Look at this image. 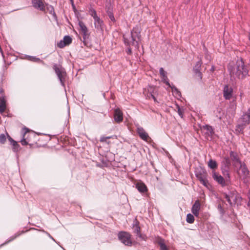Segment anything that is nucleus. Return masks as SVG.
Listing matches in <instances>:
<instances>
[{"mask_svg": "<svg viewBox=\"0 0 250 250\" xmlns=\"http://www.w3.org/2000/svg\"><path fill=\"white\" fill-rule=\"evenodd\" d=\"M111 136H108V137H105V136H102L100 138V141L101 142H105L107 139L111 138Z\"/></svg>", "mask_w": 250, "mask_h": 250, "instance_id": "37", "label": "nucleus"}, {"mask_svg": "<svg viewBox=\"0 0 250 250\" xmlns=\"http://www.w3.org/2000/svg\"><path fill=\"white\" fill-rule=\"evenodd\" d=\"M32 3L33 6L36 9L41 11L45 10V6L42 0H32Z\"/></svg>", "mask_w": 250, "mask_h": 250, "instance_id": "16", "label": "nucleus"}, {"mask_svg": "<svg viewBox=\"0 0 250 250\" xmlns=\"http://www.w3.org/2000/svg\"><path fill=\"white\" fill-rule=\"evenodd\" d=\"M218 208H220V209L223 212V209L222 208V207H221V205H219L218 206Z\"/></svg>", "mask_w": 250, "mask_h": 250, "instance_id": "42", "label": "nucleus"}, {"mask_svg": "<svg viewBox=\"0 0 250 250\" xmlns=\"http://www.w3.org/2000/svg\"><path fill=\"white\" fill-rule=\"evenodd\" d=\"M136 188L141 193H145L147 191V188L146 185L142 183L139 182L135 185Z\"/></svg>", "mask_w": 250, "mask_h": 250, "instance_id": "20", "label": "nucleus"}, {"mask_svg": "<svg viewBox=\"0 0 250 250\" xmlns=\"http://www.w3.org/2000/svg\"><path fill=\"white\" fill-rule=\"evenodd\" d=\"M174 92H176L177 94H179V92L176 88H174V90L173 89V93Z\"/></svg>", "mask_w": 250, "mask_h": 250, "instance_id": "41", "label": "nucleus"}, {"mask_svg": "<svg viewBox=\"0 0 250 250\" xmlns=\"http://www.w3.org/2000/svg\"><path fill=\"white\" fill-rule=\"evenodd\" d=\"M208 166L211 169H215L217 167V162L212 159H210L208 162Z\"/></svg>", "mask_w": 250, "mask_h": 250, "instance_id": "27", "label": "nucleus"}, {"mask_svg": "<svg viewBox=\"0 0 250 250\" xmlns=\"http://www.w3.org/2000/svg\"><path fill=\"white\" fill-rule=\"evenodd\" d=\"M134 231L138 236H139L140 237H141V234L140 232V228L138 225L135 226Z\"/></svg>", "mask_w": 250, "mask_h": 250, "instance_id": "33", "label": "nucleus"}, {"mask_svg": "<svg viewBox=\"0 0 250 250\" xmlns=\"http://www.w3.org/2000/svg\"><path fill=\"white\" fill-rule=\"evenodd\" d=\"M6 108V100L4 96L1 95L0 97V113L4 112Z\"/></svg>", "mask_w": 250, "mask_h": 250, "instance_id": "22", "label": "nucleus"}, {"mask_svg": "<svg viewBox=\"0 0 250 250\" xmlns=\"http://www.w3.org/2000/svg\"><path fill=\"white\" fill-rule=\"evenodd\" d=\"M175 110H177V112L179 116L182 118L183 115V110L181 109L179 106L178 104H176V109Z\"/></svg>", "mask_w": 250, "mask_h": 250, "instance_id": "32", "label": "nucleus"}, {"mask_svg": "<svg viewBox=\"0 0 250 250\" xmlns=\"http://www.w3.org/2000/svg\"><path fill=\"white\" fill-rule=\"evenodd\" d=\"M6 140V136L4 134H1L0 135V143L1 144H4Z\"/></svg>", "mask_w": 250, "mask_h": 250, "instance_id": "34", "label": "nucleus"}, {"mask_svg": "<svg viewBox=\"0 0 250 250\" xmlns=\"http://www.w3.org/2000/svg\"><path fill=\"white\" fill-rule=\"evenodd\" d=\"M201 208V203L199 200H196L192 206L191 211L193 214L196 217L199 214V210Z\"/></svg>", "mask_w": 250, "mask_h": 250, "instance_id": "19", "label": "nucleus"}, {"mask_svg": "<svg viewBox=\"0 0 250 250\" xmlns=\"http://www.w3.org/2000/svg\"><path fill=\"white\" fill-rule=\"evenodd\" d=\"M150 95H151V97L154 99V100L155 101L156 98L154 97V96L151 93H150Z\"/></svg>", "mask_w": 250, "mask_h": 250, "instance_id": "40", "label": "nucleus"}, {"mask_svg": "<svg viewBox=\"0 0 250 250\" xmlns=\"http://www.w3.org/2000/svg\"><path fill=\"white\" fill-rule=\"evenodd\" d=\"M196 177L200 181V182L205 187H208V183L207 180V173L203 171L202 173H197L196 174Z\"/></svg>", "mask_w": 250, "mask_h": 250, "instance_id": "8", "label": "nucleus"}, {"mask_svg": "<svg viewBox=\"0 0 250 250\" xmlns=\"http://www.w3.org/2000/svg\"><path fill=\"white\" fill-rule=\"evenodd\" d=\"M137 132L142 140L147 141L149 139V136L143 127L140 126L138 127L137 128Z\"/></svg>", "mask_w": 250, "mask_h": 250, "instance_id": "18", "label": "nucleus"}, {"mask_svg": "<svg viewBox=\"0 0 250 250\" xmlns=\"http://www.w3.org/2000/svg\"><path fill=\"white\" fill-rule=\"evenodd\" d=\"M89 15L93 18L94 27L97 30H102L104 26L103 20L97 15L96 11L91 6L89 8Z\"/></svg>", "mask_w": 250, "mask_h": 250, "instance_id": "3", "label": "nucleus"}, {"mask_svg": "<svg viewBox=\"0 0 250 250\" xmlns=\"http://www.w3.org/2000/svg\"><path fill=\"white\" fill-rule=\"evenodd\" d=\"M49 237H50L52 240H53L54 241H55V240L53 239V238L51 236H50L49 234Z\"/></svg>", "mask_w": 250, "mask_h": 250, "instance_id": "49", "label": "nucleus"}, {"mask_svg": "<svg viewBox=\"0 0 250 250\" xmlns=\"http://www.w3.org/2000/svg\"><path fill=\"white\" fill-rule=\"evenodd\" d=\"M156 242L159 245L161 250H167V247L164 239L158 237L156 240Z\"/></svg>", "mask_w": 250, "mask_h": 250, "instance_id": "23", "label": "nucleus"}, {"mask_svg": "<svg viewBox=\"0 0 250 250\" xmlns=\"http://www.w3.org/2000/svg\"><path fill=\"white\" fill-rule=\"evenodd\" d=\"M119 239L125 245L130 246L132 244L129 233L122 231L118 234Z\"/></svg>", "mask_w": 250, "mask_h": 250, "instance_id": "7", "label": "nucleus"}, {"mask_svg": "<svg viewBox=\"0 0 250 250\" xmlns=\"http://www.w3.org/2000/svg\"><path fill=\"white\" fill-rule=\"evenodd\" d=\"M245 126V125L239 123V124L236 126V128L235 129L236 133L238 134L243 133V129Z\"/></svg>", "mask_w": 250, "mask_h": 250, "instance_id": "26", "label": "nucleus"}, {"mask_svg": "<svg viewBox=\"0 0 250 250\" xmlns=\"http://www.w3.org/2000/svg\"><path fill=\"white\" fill-rule=\"evenodd\" d=\"M47 10L49 11L50 14L55 16V13L54 11V9L52 6L47 5Z\"/></svg>", "mask_w": 250, "mask_h": 250, "instance_id": "35", "label": "nucleus"}, {"mask_svg": "<svg viewBox=\"0 0 250 250\" xmlns=\"http://www.w3.org/2000/svg\"><path fill=\"white\" fill-rule=\"evenodd\" d=\"M140 29L139 27H133L131 31V35L128 38L124 36V42L127 46H135L139 48V42L140 41L141 35Z\"/></svg>", "mask_w": 250, "mask_h": 250, "instance_id": "2", "label": "nucleus"}, {"mask_svg": "<svg viewBox=\"0 0 250 250\" xmlns=\"http://www.w3.org/2000/svg\"><path fill=\"white\" fill-rule=\"evenodd\" d=\"M12 146V149L14 152H18L20 149V146L18 144L17 142H14V143L11 144Z\"/></svg>", "mask_w": 250, "mask_h": 250, "instance_id": "30", "label": "nucleus"}, {"mask_svg": "<svg viewBox=\"0 0 250 250\" xmlns=\"http://www.w3.org/2000/svg\"><path fill=\"white\" fill-rule=\"evenodd\" d=\"M229 69L231 76L243 79L248 74V70L245 68L244 62L242 59L238 60L233 65H229Z\"/></svg>", "mask_w": 250, "mask_h": 250, "instance_id": "1", "label": "nucleus"}, {"mask_svg": "<svg viewBox=\"0 0 250 250\" xmlns=\"http://www.w3.org/2000/svg\"><path fill=\"white\" fill-rule=\"evenodd\" d=\"M72 2H73V0H70Z\"/></svg>", "mask_w": 250, "mask_h": 250, "instance_id": "50", "label": "nucleus"}, {"mask_svg": "<svg viewBox=\"0 0 250 250\" xmlns=\"http://www.w3.org/2000/svg\"><path fill=\"white\" fill-rule=\"evenodd\" d=\"M201 64V63L200 62H198V64H197V65H199L198 67H200Z\"/></svg>", "mask_w": 250, "mask_h": 250, "instance_id": "46", "label": "nucleus"}, {"mask_svg": "<svg viewBox=\"0 0 250 250\" xmlns=\"http://www.w3.org/2000/svg\"><path fill=\"white\" fill-rule=\"evenodd\" d=\"M248 206H249V207H250V200H249V202H248Z\"/></svg>", "mask_w": 250, "mask_h": 250, "instance_id": "48", "label": "nucleus"}, {"mask_svg": "<svg viewBox=\"0 0 250 250\" xmlns=\"http://www.w3.org/2000/svg\"><path fill=\"white\" fill-rule=\"evenodd\" d=\"M27 59L29 61L34 62H43L42 60H41L39 58H36L33 56H27Z\"/></svg>", "mask_w": 250, "mask_h": 250, "instance_id": "28", "label": "nucleus"}, {"mask_svg": "<svg viewBox=\"0 0 250 250\" xmlns=\"http://www.w3.org/2000/svg\"><path fill=\"white\" fill-rule=\"evenodd\" d=\"M72 42V38L69 36H65L62 40L60 41L57 44L58 46L62 48L64 46L69 45Z\"/></svg>", "mask_w": 250, "mask_h": 250, "instance_id": "12", "label": "nucleus"}, {"mask_svg": "<svg viewBox=\"0 0 250 250\" xmlns=\"http://www.w3.org/2000/svg\"><path fill=\"white\" fill-rule=\"evenodd\" d=\"M79 25L83 35V40H85L89 36L88 30L84 22L82 21L79 22Z\"/></svg>", "mask_w": 250, "mask_h": 250, "instance_id": "13", "label": "nucleus"}, {"mask_svg": "<svg viewBox=\"0 0 250 250\" xmlns=\"http://www.w3.org/2000/svg\"><path fill=\"white\" fill-rule=\"evenodd\" d=\"M107 13L108 14V16L109 19L111 20V21H115V19L114 18L113 13H112V12L111 11H110L109 8L107 10Z\"/></svg>", "mask_w": 250, "mask_h": 250, "instance_id": "31", "label": "nucleus"}, {"mask_svg": "<svg viewBox=\"0 0 250 250\" xmlns=\"http://www.w3.org/2000/svg\"><path fill=\"white\" fill-rule=\"evenodd\" d=\"M128 47L127 48L126 50V52L128 54H130L132 52L131 49L130 48V46H128Z\"/></svg>", "mask_w": 250, "mask_h": 250, "instance_id": "39", "label": "nucleus"}, {"mask_svg": "<svg viewBox=\"0 0 250 250\" xmlns=\"http://www.w3.org/2000/svg\"><path fill=\"white\" fill-rule=\"evenodd\" d=\"M248 195L249 199V200H250V190L249 191Z\"/></svg>", "mask_w": 250, "mask_h": 250, "instance_id": "44", "label": "nucleus"}, {"mask_svg": "<svg viewBox=\"0 0 250 250\" xmlns=\"http://www.w3.org/2000/svg\"><path fill=\"white\" fill-rule=\"evenodd\" d=\"M187 221L188 223H193L194 221V217L191 214H188L187 216Z\"/></svg>", "mask_w": 250, "mask_h": 250, "instance_id": "29", "label": "nucleus"}, {"mask_svg": "<svg viewBox=\"0 0 250 250\" xmlns=\"http://www.w3.org/2000/svg\"><path fill=\"white\" fill-rule=\"evenodd\" d=\"M34 136V132L30 131L27 128H24L22 130V138L21 140V145L23 146L28 145L31 141V138Z\"/></svg>", "mask_w": 250, "mask_h": 250, "instance_id": "6", "label": "nucleus"}, {"mask_svg": "<svg viewBox=\"0 0 250 250\" xmlns=\"http://www.w3.org/2000/svg\"><path fill=\"white\" fill-rule=\"evenodd\" d=\"M53 69L58 76V78L61 83V85L65 86V81L66 77V73L63 68L62 66L56 64L53 65Z\"/></svg>", "mask_w": 250, "mask_h": 250, "instance_id": "4", "label": "nucleus"}, {"mask_svg": "<svg viewBox=\"0 0 250 250\" xmlns=\"http://www.w3.org/2000/svg\"><path fill=\"white\" fill-rule=\"evenodd\" d=\"M201 129L207 137H211L214 133L212 127L208 125H205L201 126Z\"/></svg>", "mask_w": 250, "mask_h": 250, "instance_id": "11", "label": "nucleus"}, {"mask_svg": "<svg viewBox=\"0 0 250 250\" xmlns=\"http://www.w3.org/2000/svg\"><path fill=\"white\" fill-rule=\"evenodd\" d=\"M233 90L231 87L226 85L223 90L224 97L226 100H229L232 96Z\"/></svg>", "mask_w": 250, "mask_h": 250, "instance_id": "17", "label": "nucleus"}, {"mask_svg": "<svg viewBox=\"0 0 250 250\" xmlns=\"http://www.w3.org/2000/svg\"><path fill=\"white\" fill-rule=\"evenodd\" d=\"M231 199L233 200L234 204H239L241 203L242 198L241 197L237 194H231Z\"/></svg>", "mask_w": 250, "mask_h": 250, "instance_id": "24", "label": "nucleus"}, {"mask_svg": "<svg viewBox=\"0 0 250 250\" xmlns=\"http://www.w3.org/2000/svg\"><path fill=\"white\" fill-rule=\"evenodd\" d=\"M212 177L222 187H224L227 185L226 182L224 178L214 171H212Z\"/></svg>", "mask_w": 250, "mask_h": 250, "instance_id": "10", "label": "nucleus"}, {"mask_svg": "<svg viewBox=\"0 0 250 250\" xmlns=\"http://www.w3.org/2000/svg\"><path fill=\"white\" fill-rule=\"evenodd\" d=\"M160 74L161 75L162 81L164 83L166 84V86H167V88H170L171 85L169 83L168 79L167 78V73L164 71L163 68H161L160 69Z\"/></svg>", "mask_w": 250, "mask_h": 250, "instance_id": "15", "label": "nucleus"}, {"mask_svg": "<svg viewBox=\"0 0 250 250\" xmlns=\"http://www.w3.org/2000/svg\"><path fill=\"white\" fill-rule=\"evenodd\" d=\"M3 90H2V89L0 88V93H3Z\"/></svg>", "mask_w": 250, "mask_h": 250, "instance_id": "47", "label": "nucleus"}, {"mask_svg": "<svg viewBox=\"0 0 250 250\" xmlns=\"http://www.w3.org/2000/svg\"><path fill=\"white\" fill-rule=\"evenodd\" d=\"M7 136L8 137V139L10 141L11 144H12L14 143V142H16L7 133Z\"/></svg>", "mask_w": 250, "mask_h": 250, "instance_id": "38", "label": "nucleus"}, {"mask_svg": "<svg viewBox=\"0 0 250 250\" xmlns=\"http://www.w3.org/2000/svg\"><path fill=\"white\" fill-rule=\"evenodd\" d=\"M214 70H215V67H214V66H213L211 67V71L213 72Z\"/></svg>", "mask_w": 250, "mask_h": 250, "instance_id": "43", "label": "nucleus"}, {"mask_svg": "<svg viewBox=\"0 0 250 250\" xmlns=\"http://www.w3.org/2000/svg\"><path fill=\"white\" fill-rule=\"evenodd\" d=\"M223 195L224 197L227 199L228 202L229 203V204L232 206L233 203L231 201V196H229V195H227L226 193H223Z\"/></svg>", "mask_w": 250, "mask_h": 250, "instance_id": "36", "label": "nucleus"}, {"mask_svg": "<svg viewBox=\"0 0 250 250\" xmlns=\"http://www.w3.org/2000/svg\"><path fill=\"white\" fill-rule=\"evenodd\" d=\"M114 121L117 123H120L123 120V114L119 108H116L114 110Z\"/></svg>", "mask_w": 250, "mask_h": 250, "instance_id": "14", "label": "nucleus"}, {"mask_svg": "<svg viewBox=\"0 0 250 250\" xmlns=\"http://www.w3.org/2000/svg\"><path fill=\"white\" fill-rule=\"evenodd\" d=\"M18 235H16L15 236V237H13L11 240H10L9 241H9H11L12 240L14 239H15L16 237H17Z\"/></svg>", "mask_w": 250, "mask_h": 250, "instance_id": "45", "label": "nucleus"}, {"mask_svg": "<svg viewBox=\"0 0 250 250\" xmlns=\"http://www.w3.org/2000/svg\"><path fill=\"white\" fill-rule=\"evenodd\" d=\"M239 123L244 125H247L250 123V109L246 112L239 120Z\"/></svg>", "mask_w": 250, "mask_h": 250, "instance_id": "9", "label": "nucleus"}, {"mask_svg": "<svg viewBox=\"0 0 250 250\" xmlns=\"http://www.w3.org/2000/svg\"><path fill=\"white\" fill-rule=\"evenodd\" d=\"M238 168L237 169V172L240 179L245 181L249 175V171L248 169L244 163H241L238 165Z\"/></svg>", "mask_w": 250, "mask_h": 250, "instance_id": "5", "label": "nucleus"}, {"mask_svg": "<svg viewBox=\"0 0 250 250\" xmlns=\"http://www.w3.org/2000/svg\"><path fill=\"white\" fill-rule=\"evenodd\" d=\"M231 160L234 161V165L236 167H238V165H240L241 162L240 161L238 155L236 153L231 151L230 153Z\"/></svg>", "mask_w": 250, "mask_h": 250, "instance_id": "21", "label": "nucleus"}, {"mask_svg": "<svg viewBox=\"0 0 250 250\" xmlns=\"http://www.w3.org/2000/svg\"><path fill=\"white\" fill-rule=\"evenodd\" d=\"M194 78L196 81H201L202 79V74L198 69H194Z\"/></svg>", "mask_w": 250, "mask_h": 250, "instance_id": "25", "label": "nucleus"}]
</instances>
